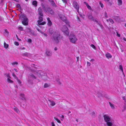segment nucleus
Masks as SVG:
<instances>
[{
  "instance_id": "f257e3e1",
  "label": "nucleus",
  "mask_w": 126,
  "mask_h": 126,
  "mask_svg": "<svg viewBox=\"0 0 126 126\" xmlns=\"http://www.w3.org/2000/svg\"><path fill=\"white\" fill-rule=\"evenodd\" d=\"M63 38V36L61 35L60 32L56 31L53 32L51 39L54 44H58L59 43L60 40Z\"/></svg>"
},
{
  "instance_id": "f03ea898",
  "label": "nucleus",
  "mask_w": 126,
  "mask_h": 126,
  "mask_svg": "<svg viewBox=\"0 0 126 126\" xmlns=\"http://www.w3.org/2000/svg\"><path fill=\"white\" fill-rule=\"evenodd\" d=\"M104 120L106 123V125L108 126H113V123L111 121V118L108 115H104Z\"/></svg>"
},
{
  "instance_id": "7ed1b4c3",
  "label": "nucleus",
  "mask_w": 126,
  "mask_h": 126,
  "mask_svg": "<svg viewBox=\"0 0 126 126\" xmlns=\"http://www.w3.org/2000/svg\"><path fill=\"white\" fill-rule=\"evenodd\" d=\"M70 41L73 43H75L77 40L75 35L72 33H71L69 36Z\"/></svg>"
},
{
  "instance_id": "20e7f679",
  "label": "nucleus",
  "mask_w": 126,
  "mask_h": 126,
  "mask_svg": "<svg viewBox=\"0 0 126 126\" xmlns=\"http://www.w3.org/2000/svg\"><path fill=\"white\" fill-rule=\"evenodd\" d=\"M31 71L32 72L33 71L34 72V73H37V75L39 77V78H42L43 77H44V76H45V75H46V73L45 72H43L41 70H39L37 72H35L34 70H31Z\"/></svg>"
},
{
  "instance_id": "39448f33",
  "label": "nucleus",
  "mask_w": 126,
  "mask_h": 126,
  "mask_svg": "<svg viewBox=\"0 0 126 126\" xmlns=\"http://www.w3.org/2000/svg\"><path fill=\"white\" fill-rule=\"evenodd\" d=\"M43 9L45 11V12L49 13L51 15H53L54 12L53 10L50 7H46L44 6H43Z\"/></svg>"
},
{
  "instance_id": "423d86ee",
  "label": "nucleus",
  "mask_w": 126,
  "mask_h": 126,
  "mask_svg": "<svg viewBox=\"0 0 126 126\" xmlns=\"http://www.w3.org/2000/svg\"><path fill=\"white\" fill-rule=\"evenodd\" d=\"M61 30L63 32L65 35L68 36L69 34V32L67 27L65 25L62 27Z\"/></svg>"
},
{
  "instance_id": "0eeeda50",
  "label": "nucleus",
  "mask_w": 126,
  "mask_h": 126,
  "mask_svg": "<svg viewBox=\"0 0 126 126\" xmlns=\"http://www.w3.org/2000/svg\"><path fill=\"white\" fill-rule=\"evenodd\" d=\"M22 23L25 25H28V18L24 15L22 16Z\"/></svg>"
},
{
  "instance_id": "6e6552de",
  "label": "nucleus",
  "mask_w": 126,
  "mask_h": 126,
  "mask_svg": "<svg viewBox=\"0 0 126 126\" xmlns=\"http://www.w3.org/2000/svg\"><path fill=\"white\" fill-rule=\"evenodd\" d=\"M59 17L67 25H68L69 27H70L69 23L68 21L66 20V19L65 16L61 15Z\"/></svg>"
},
{
  "instance_id": "1a4fd4ad",
  "label": "nucleus",
  "mask_w": 126,
  "mask_h": 126,
  "mask_svg": "<svg viewBox=\"0 0 126 126\" xmlns=\"http://www.w3.org/2000/svg\"><path fill=\"white\" fill-rule=\"evenodd\" d=\"M41 16H40L39 17V20L37 21L38 24L39 25H43L46 24V22L45 21L41 22L43 20V18Z\"/></svg>"
},
{
  "instance_id": "9d476101",
  "label": "nucleus",
  "mask_w": 126,
  "mask_h": 126,
  "mask_svg": "<svg viewBox=\"0 0 126 126\" xmlns=\"http://www.w3.org/2000/svg\"><path fill=\"white\" fill-rule=\"evenodd\" d=\"M73 5L74 7L76 9L77 12H78L79 6L77 2L75 1H73Z\"/></svg>"
},
{
  "instance_id": "9b49d317",
  "label": "nucleus",
  "mask_w": 126,
  "mask_h": 126,
  "mask_svg": "<svg viewBox=\"0 0 126 126\" xmlns=\"http://www.w3.org/2000/svg\"><path fill=\"white\" fill-rule=\"evenodd\" d=\"M21 55L23 56H25L28 58H30L32 56V54L27 52L22 53Z\"/></svg>"
},
{
  "instance_id": "f8f14e48",
  "label": "nucleus",
  "mask_w": 126,
  "mask_h": 126,
  "mask_svg": "<svg viewBox=\"0 0 126 126\" xmlns=\"http://www.w3.org/2000/svg\"><path fill=\"white\" fill-rule=\"evenodd\" d=\"M97 95L98 97L99 98L101 97H106L107 96V95L106 94H103L100 92H98L97 93Z\"/></svg>"
},
{
  "instance_id": "ddd939ff",
  "label": "nucleus",
  "mask_w": 126,
  "mask_h": 126,
  "mask_svg": "<svg viewBox=\"0 0 126 126\" xmlns=\"http://www.w3.org/2000/svg\"><path fill=\"white\" fill-rule=\"evenodd\" d=\"M38 13L39 15L42 16H43V15L42 13V10L41 7H39L38 9Z\"/></svg>"
},
{
  "instance_id": "4468645a",
  "label": "nucleus",
  "mask_w": 126,
  "mask_h": 126,
  "mask_svg": "<svg viewBox=\"0 0 126 126\" xmlns=\"http://www.w3.org/2000/svg\"><path fill=\"white\" fill-rule=\"evenodd\" d=\"M112 17L117 21H119L120 20V18L119 16H113Z\"/></svg>"
},
{
  "instance_id": "2eb2a0df",
  "label": "nucleus",
  "mask_w": 126,
  "mask_h": 126,
  "mask_svg": "<svg viewBox=\"0 0 126 126\" xmlns=\"http://www.w3.org/2000/svg\"><path fill=\"white\" fill-rule=\"evenodd\" d=\"M88 19L90 20H94V17L93 16L92 14L91 13L88 15Z\"/></svg>"
},
{
  "instance_id": "dca6fc26",
  "label": "nucleus",
  "mask_w": 126,
  "mask_h": 126,
  "mask_svg": "<svg viewBox=\"0 0 126 126\" xmlns=\"http://www.w3.org/2000/svg\"><path fill=\"white\" fill-rule=\"evenodd\" d=\"M46 53L47 56H50L52 55L51 52L49 50H47Z\"/></svg>"
},
{
  "instance_id": "f3484780",
  "label": "nucleus",
  "mask_w": 126,
  "mask_h": 126,
  "mask_svg": "<svg viewBox=\"0 0 126 126\" xmlns=\"http://www.w3.org/2000/svg\"><path fill=\"white\" fill-rule=\"evenodd\" d=\"M47 25L49 27H50L52 25V23L49 17L47 18Z\"/></svg>"
},
{
  "instance_id": "a211bd4d",
  "label": "nucleus",
  "mask_w": 126,
  "mask_h": 126,
  "mask_svg": "<svg viewBox=\"0 0 126 126\" xmlns=\"http://www.w3.org/2000/svg\"><path fill=\"white\" fill-rule=\"evenodd\" d=\"M20 96L21 97V99L25 101H26V99L24 96V94H20Z\"/></svg>"
},
{
  "instance_id": "6ab92c4d",
  "label": "nucleus",
  "mask_w": 126,
  "mask_h": 126,
  "mask_svg": "<svg viewBox=\"0 0 126 126\" xmlns=\"http://www.w3.org/2000/svg\"><path fill=\"white\" fill-rule=\"evenodd\" d=\"M48 100L51 103L50 105L51 106H53L55 105L56 103L54 101L49 99Z\"/></svg>"
},
{
  "instance_id": "aec40b11",
  "label": "nucleus",
  "mask_w": 126,
  "mask_h": 126,
  "mask_svg": "<svg viewBox=\"0 0 126 126\" xmlns=\"http://www.w3.org/2000/svg\"><path fill=\"white\" fill-rule=\"evenodd\" d=\"M84 3L85 5H86L87 8L89 10H92V9L91 7L88 4L87 2H84Z\"/></svg>"
},
{
  "instance_id": "412c9836",
  "label": "nucleus",
  "mask_w": 126,
  "mask_h": 126,
  "mask_svg": "<svg viewBox=\"0 0 126 126\" xmlns=\"http://www.w3.org/2000/svg\"><path fill=\"white\" fill-rule=\"evenodd\" d=\"M103 0L106 2L108 3V4L110 5H111L112 3L110 1H111V2L112 1V0Z\"/></svg>"
},
{
  "instance_id": "4be33fe9",
  "label": "nucleus",
  "mask_w": 126,
  "mask_h": 126,
  "mask_svg": "<svg viewBox=\"0 0 126 126\" xmlns=\"http://www.w3.org/2000/svg\"><path fill=\"white\" fill-rule=\"evenodd\" d=\"M42 78L43 80L45 81L48 80L49 79V78L46 75H45V76H44V77H43Z\"/></svg>"
},
{
  "instance_id": "5701e85b",
  "label": "nucleus",
  "mask_w": 126,
  "mask_h": 126,
  "mask_svg": "<svg viewBox=\"0 0 126 126\" xmlns=\"http://www.w3.org/2000/svg\"><path fill=\"white\" fill-rule=\"evenodd\" d=\"M37 1H36V0H34L33 1L32 3V4L35 7L37 6Z\"/></svg>"
},
{
  "instance_id": "b1692460",
  "label": "nucleus",
  "mask_w": 126,
  "mask_h": 126,
  "mask_svg": "<svg viewBox=\"0 0 126 126\" xmlns=\"http://www.w3.org/2000/svg\"><path fill=\"white\" fill-rule=\"evenodd\" d=\"M7 77H8L7 79V81L9 83H13V81L11 80L9 78H10L9 76L8 75Z\"/></svg>"
},
{
  "instance_id": "393cba45",
  "label": "nucleus",
  "mask_w": 126,
  "mask_h": 126,
  "mask_svg": "<svg viewBox=\"0 0 126 126\" xmlns=\"http://www.w3.org/2000/svg\"><path fill=\"white\" fill-rule=\"evenodd\" d=\"M106 21L108 22L110 21L112 24H113L114 23V22L113 20L111 18L107 19Z\"/></svg>"
},
{
  "instance_id": "a878e982",
  "label": "nucleus",
  "mask_w": 126,
  "mask_h": 126,
  "mask_svg": "<svg viewBox=\"0 0 126 126\" xmlns=\"http://www.w3.org/2000/svg\"><path fill=\"white\" fill-rule=\"evenodd\" d=\"M106 57L108 59L111 58L112 57L111 55L109 53L106 54Z\"/></svg>"
},
{
  "instance_id": "bb28decb",
  "label": "nucleus",
  "mask_w": 126,
  "mask_h": 126,
  "mask_svg": "<svg viewBox=\"0 0 126 126\" xmlns=\"http://www.w3.org/2000/svg\"><path fill=\"white\" fill-rule=\"evenodd\" d=\"M118 2V5L120 6L122 4V0H117Z\"/></svg>"
},
{
  "instance_id": "cd10ccee",
  "label": "nucleus",
  "mask_w": 126,
  "mask_h": 126,
  "mask_svg": "<svg viewBox=\"0 0 126 126\" xmlns=\"http://www.w3.org/2000/svg\"><path fill=\"white\" fill-rule=\"evenodd\" d=\"M30 76L33 79H36L37 78L33 74H31L30 75Z\"/></svg>"
},
{
  "instance_id": "c85d7f7f",
  "label": "nucleus",
  "mask_w": 126,
  "mask_h": 126,
  "mask_svg": "<svg viewBox=\"0 0 126 126\" xmlns=\"http://www.w3.org/2000/svg\"><path fill=\"white\" fill-rule=\"evenodd\" d=\"M4 48H7L8 47V45L5 42H4Z\"/></svg>"
},
{
  "instance_id": "c756f323",
  "label": "nucleus",
  "mask_w": 126,
  "mask_h": 126,
  "mask_svg": "<svg viewBox=\"0 0 126 126\" xmlns=\"http://www.w3.org/2000/svg\"><path fill=\"white\" fill-rule=\"evenodd\" d=\"M109 103L112 109H114V107L113 104L111 103L110 102H109Z\"/></svg>"
},
{
  "instance_id": "7c9ffc66",
  "label": "nucleus",
  "mask_w": 126,
  "mask_h": 126,
  "mask_svg": "<svg viewBox=\"0 0 126 126\" xmlns=\"http://www.w3.org/2000/svg\"><path fill=\"white\" fill-rule=\"evenodd\" d=\"M119 68L122 71V72L123 74H124L123 68L122 65H119Z\"/></svg>"
},
{
  "instance_id": "2f4dec72",
  "label": "nucleus",
  "mask_w": 126,
  "mask_h": 126,
  "mask_svg": "<svg viewBox=\"0 0 126 126\" xmlns=\"http://www.w3.org/2000/svg\"><path fill=\"white\" fill-rule=\"evenodd\" d=\"M50 86V85L48 84L47 83H46L44 85V88H47L49 87Z\"/></svg>"
},
{
  "instance_id": "473e14b6",
  "label": "nucleus",
  "mask_w": 126,
  "mask_h": 126,
  "mask_svg": "<svg viewBox=\"0 0 126 126\" xmlns=\"http://www.w3.org/2000/svg\"><path fill=\"white\" fill-rule=\"evenodd\" d=\"M54 119L56 120L59 123H61V121L57 118L56 117H54Z\"/></svg>"
},
{
  "instance_id": "72a5a7b5",
  "label": "nucleus",
  "mask_w": 126,
  "mask_h": 126,
  "mask_svg": "<svg viewBox=\"0 0 126 126\" xmlns=\"http://www.w3.org/2000/svg\"><path fill=\"white\" fill-rule=\"evenodd\" d=\"M11 64H12L14 66V65H17L18 64V62H13V63H11Z\"/></svg>"
},
{
  "instance_id": "f704fd0d",
  "label": "nucleus",
  "mask_w": 126,
  "mask_h": 126,
  "mask_svg": "<svg viewBox=\"0 0 126 126\" xmlns=\"http://www.w3.org/2000/svg\"><path fill=\"white\" fill-rule=\"evenodd\" d=\"M16 79L17 80V81L18 83H19L20 84H21V81L17 77H16Z\"/></svg>"
},
{
  "instance_id": "c9c22d12",
  "label": "nucleus",
  "mask_w": 126,
  "mask_h": 126,
  "mask_svg": "<svg viewBox=\"0 0 126 126\" xmlns=\"http://www.w3.org/2000/svg\"><path fill=\"white\" fill-rule=\"evenodd\" d=\"M126 110V102H125L124 103V110Z\"/></svg>"
},
{
  "instance_id": "e433bc0d",
  "label": "nucleus",
  "mask_w": 126,
  "mask_h": 126,
  "mask_svg": "<svg viewBox=\"0 0 126 126\" xmlns=\"http://www.w3.org/2000/svg\"><path fill=\"white\" fill-rule=\"evenodd\" d=\"M56 81L57 82L58 84L59 85H61V83L59 81V79H58L56 80Z\"/></svg>"
},
{
  "instance_id": "4c0bfd02",
  "label": "nucleus",
  "mask_w": 126,
  "mask_h": 126,
  "mask_svg": "<svg viewBox=\"0 0 126 126\" xmlns=\"http://www.w3.org/2000/svg\"><path fill=\"white\" fill-rule=\"evenodd\" d=\"M14 110H15L16 112L18 113L19 112V110L17 108H14Z\"/></svg>"
},
{
  "instance_id": "58836bf2",
  "label": "nucleus",
  "mask_w": 126,
  "mask_h": 126,
  "mask_svg": "<svg viewBox=\"0 0 126 126\" xmlns=\"http://www.w3.org/2000/svg\"><path fill=\"white\" fill-rule=\"evenodd\" d=\"M92 117H94L95 115V113L94 112H93L92 113Z\"/></svg>"
},
{
  "instance_id": "ea45409f",
  "label": "nucleus",
  "mask_w": 126,
  "mask_h": 126,
  "mask_svg": "<svg viewBox=\"0 0 126 126\" xmlns=\"http://www.w3.org/2000/svg\"><path fill=\"white\" fill-rule=\"evenodd\" d=\"M87 66H90L91 65V63L88 62H87Z\"/></svg>"
},
{
  "instance_id": "a19ab883",
  "label": "nucleus",
  "mask_w": 126,
  "mask_h": 126,
  "mask_svg": "<svg viewBox=\"0 0 126 126\" xmlns=\"http://www.w3.org/2000/svg\"><path fill=\"white\" fill-rule=\"evenodd\" d=\"M91 46L94 49H96V47L93 44H92L91 45Z\"/></svg>"
},
{
  "instance_id": "79ce46f5",
  "label": "nucleus",
  "mask_w": 126,
  "mask_h": 126,
  "mask_svg": "<svg viewBox=\"0 0 126 126\" xmlns=\"http://www.w3.org/2000/svg\"><path fill=\"white\" fill-rule=\"evenodd\" d=\"M23 28L21 27H18V29L21 31H23Z\"/></svg>"
},
{
  "instance_id": "37998d69",
  "label": "nucleus",
  "mask_w": 126,
  "mask_h": 126,
  "mask_svg": "<svg viewBox=\"0 0 126 126\" xmlns=\"http://www.w3.org/2000/svg\"><path fill=\"white\" fill-rule=\"evenodd\" d=\"M99 4H100V6H101V7L103 8L104 6L103 4L102 3H101L100 2Z\"/></svg>"
},
{
  "instance_id": "c03bdc74",
  "label": "nucleus",
  "mask_w": 126,
  "mask_h": 126,
  "mask_svg": "<svg viewBox=\"0 0 126 126\" xmlns=\"http://www.w3.org/2000/svg\"><path fill=\"white\" fill-rule=\"evenodd\" d=\"M14 43L15 45L17 46H18L19 45L18 43L17 42H15Z\"/></svg>"
},
{
  "instance_id": "a18cd8bd",
  "label": "nucleus",
  "mask_w": 126,
  "mask_h": 126,
  "mask_svg": "<svg viewBox=\"0 0 126 126\" xmlns=\"http://www.w3.org/2000/svg\"><path fill=\"white\" fill-rule=\"evenodd\" d=\"M116 33H117V36H118V37H120V34H119L118 33V32H116Z\"/></svg>"
},
{
  "instance_id": "49530a36",
  "label": "nucleus",
  "mask_w": 126,
  "mask_h": 126,
  "mask_svg": "<svg viewBox=\"0 0 126 126\" xmlns=\"http://www.w3.org/2000/svg\"><path fill=\"white\" fill-rule=\"evenodd\" d=\"M105 16L106 17V18H108V16L107 15V13L106 12H105Z\"/></svg>"
},
{
  "instance_id": "de8ad7c7",
  "label": "nucleus",
  "mask_w": 126,
  "mask_h": 126,
  "mask_svg": "<svg viewBox=\"0 0 126 126\" xmlns=\"http://www.w3.org/2000/svg\"><path fill=\"white\" fill-rule=\"evenodd\" d=\"M12 76H13V77H14L16 79V77H16V75L14 73H13Z\"/></svg>"
},
{
  "instance_id": "09e8293b",
  "label": "nucleus",
  "mask_w": 126,
  "mask_h": 126,
  "mask_svg": "<svg viewBox=\"0 0 126 126\" xmlns=\"http://www.w3.org/2000/svg\"><path fill=\"white\" fill-rule=\"evenodd\" d=\"M36 29L38 30V31L40 32L41 33H42L43 32H42V31H41L39 29H38V28H37Z\"/></svg>"
},
{
  "instance_id": "8fccbe9b",
  "label": "nucleus",
  "mask_w": 126,
  "mask_h": 126,
  "mask_svg": "<svg viewBox=\"0 0 126 126\" xmlns=\"http://www.w3.org/2000/svg\"><path fill=\"white\" fill-rule=\"evenodd\" d=\"M28 42L30 43H31L32 42V40L30 39H28Z\"/></svg>"
},
{
  "instance_id": "3c124183",
  "label": "nucleus",
  "mask_w": 126,
  "mask_h": 126,
  "mask_svg": "<svg viewBox=\"0 0 126 126\" xmlns=\"http://www.w3.org/2000/svg\"><path fill=\"white\" fill-rule=\"evenodd\" d=\"M42 33L43 34H44V35L46 37H47V34L46 33H44L43 32H42Z\"/></svg>"
},
{
  "instance_id": "603ef678",
  "label": "nucleus",
  "mask_w": 126,
  "mask_h": 126,
  "mask_svg": "<svg viewBox=\"0 0 126 126\" xmlns=\"http://www.w3.org/2000/svg\"><path fill=\"white\" fill-rule=\"evenodd\" d=\"M63 2L64 3L66 4L67 3V1L66 0H62Z\"/></svg>"
},
{
  "instance_id": "864d4df0",
  "label": "nucleus",
  "mask_w": 126,
  "mask_h": 126,
  "mask_svg": "<svg viewBox=\"0 0 126 126\" xmlns=\"http://www.w3.org/2000/svg\"><path fill=\"white\" fill-rule=\"evenodd\" d=\"M52 126H55V124L54 123V122H52L51 123Z\"/></svg>"
},
{
  "instance_id": "5fc2aeb1",
  "label": "nucleus",
  "mask_w": 126,
  "mask_h": 126,
  "mask_svg": "<svg viewBox=\"0 0 126 126\" xmlns=\"http://www.w3.org/2000/svg\"><path fill=\"white\" fill-rule=\"evenodd\" d=\"M92 21H94L95 22H96L97 23H98V21H97L94 18V20H93Z\"/></svg>"
},
{
  "instance_id": "6e6d98bb",
  "label": "nucleus",
  "mask_w": 126,
  "mask_h": 126,
  "mask_svg": "<svg viewBox=\"0 0 126 126\" xmlns=\"http://www.w3.org/2000/svg\"><path fill=\"white\" fill-rule=\"evenodd\" d=\"M35 65L34 64H31V66L32 67H33L35 68H36V67H35L34 66Z\"/></svg>"
},
{
  "instance_id": "4d7b16f0",
  "label": "nucleus",
  "mask_w": 126,
  "mask_h": 126,
  "mask_svg": "<svg viewBox=\"0 0 126 126\" xmlns=\"http://www.w3.org/2000/svg\"><path fill=\"white\" fill-rule=\"evenodd\" d=\"M100 27H101V28H103V26L101 24L100 25H99Z\"/></svg>"
},
{
  "instance_id": "13d9d810",
  "label": "nucleus",
  "mask_w": 126,
  "mask_h": 126,
  "mask_svg": "<svg viewBox=\"0 0 126 126\" xmlns=\"http://www.w3.org/2000/svg\"><path fill=\"white\" fill-rule=\"evenodd\" d=\"M25 49V47H23L20 48V49L21 50H23V49Z\"/></svg>"
},
{
  "instance_id": "bf43d9fd",
  "label": "nucleus",
  "mask_w": 126,
  "mask_h": 126,
  "mask_svg": "<svg viewBox=\"0 0 126 126\" xmlns=\"http://www.w3.org/2000/svg\"><path fill=\"white\" fill-rule=\"evenodd\" d=\"M77 61L78 62L79 61V57H77Z\"/></svg>"
},
{
  "instance_id": "052dcab7",
  "label": "nucleus",
  "mask_w": 126,
  "mask_h": 126,
  "mask_svg": "<svg viewBox=\"0 0 126 126\" xmlns=\"http://www.w3.org/2000/svg\"><path fill=\"white\" fill-rule=\"evenodd\" d=\"M94 61H95L94 59H91L90 60V61H92V62H94Z\"/></svg>"
},
{
  "instance_id": "680f3d73",
  "label": "nucleus",
  "mask_w": 126,
  "mask_h": 126,
  "mask_svg": "<svg viewBox=\"0 0 126 126\" xmlns=\"http://www.w3.org/2000/svg\"><path fill=\"white\" fill-rule=\"evenodd\" d=\"M28 81L29 83H31V80H30L28 79Z\"/></svg>"
},
{
  "instance_id": "e2e57ef3",
  "label": "nucleus",
  "mask_w": 126,
  "mask_h": 126,
  "mask_svg": "<svg viewBox=\"0 0 126 126\" xmlns=\"http://www.w3.org/2000/svg\"><path fill=\"white\" fill-rule=\"evenodd\" d=\"M57 47H55L54 48V50L55 51L57 50Z\"/></svg>"
},
{
  "instance_id": "0e129e2a",
  "label": "nucleus",
  "mask_w": 126,
  "mask_h": 126,
  "mask_svg": "<svg viewBox=\"0 0 126 126\" xmlns=\"http://www.w3.org/2000/svg\"><path fill=\"white\" fill-rule=\"evenodd\" d=\"M123 39L125 41H126V38L125 37H124L123 38Z\"/></svg>"
},
{
  "instance_id": "69168bd1",
  "label": "nucleus",
  "mask_w": 126,
  "mask_h": 126,
  "mask_svg": "<svg viewBox=\"0 0 126 126\" xmlns=\"http://www.w3.org/2000/svg\"><path fill=\"white\" fill-rule=\"evenodd\" d=\"M14 70L16 72H17V69H15V68H14Z\"/></svg>"
},
{
  "instance_id": "338daca9",
  "label": "nucleus",
  "mask_w": 126,
  "mask_h": 126,
  "mask_svg": "<svg viewBox=\"0 0 126 126\" xmlns=\"http://www.w3.org/2000/svg\"><path fill=\"white\" fill-rule=\"evenodd\" d=\"M52 5H54V4H55V3L53 1H52Z\"/></svg>"
},
{
  "instance_id": "774afa93",
  "label": "nucleus",
  "mask_w": 126,
  "mask_h": 126,
  "mask_svg": "<svg viewBox=\"0 0 126 126\" xmlns=\"http://www.w3.org/2000/svg\"><path fill=\"white\" fill-rule=\"evenodd\" d=\"M61 118H63V119L64 118V116L63 115H62L61 116Z\"/></svg>"
}]
</instances>
